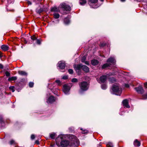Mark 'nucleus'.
<instances>
[{"instance_id":"obj_1","label":"nucleus","mask_w":147,"mask_h":147,"mask_svg":"<svg viewBox=\"0 0 147 147\" xmlns=\"http://www.w3.org/2000/svg\"><path fill=\"white\" fill-rule=\"evenodd\" d=\"M63 135H59L56 139V142L58 146L61 147H78L79 144V141L77 138L74 135H71L70 137V141L63 139Z\"/></svg>"},{"instance_id":"obj_2","label":"nucleus","mask_w":147,"mask_h":147,"mask_svg":"<svg viewBox=\"0 0 147 147\" xmlns=\"http://www.w3.org/2000/svg\"><path fill=\"white\" fill-rule=\"evenodd\" d=\"M113 93L117 95L120 96L122 92L121 88L118 85L114 84L112 87Z\"/></svg>"},{"instance_id":"obj_3","label":"nucleus","mask_w":147,"mask_h":147,"mask_svg":"<svg viewBox=\"0 0 147 147\" xmlns=\"http://www.w3.org/2000/svg\"><path fill=\"white\" fill-rule=\"evenodd\" d=\"M80 90V92L82 93L87 90L88 88L89 85L87 82H82L79 84Z\"/></svg>"},{"instance_id":"obj_4","label":"nucleus","mask_w":147,"mask_h":147,"mask_svg":"<svg viewBox=\"0 0 147 147\" xmlns=\"http://www.w3.org/2000/svg\"><path fill=\"white\" fill-rule=\"evenodd\" d=\"M98 1V0H89L88 1V4L91 7L96 8L100 6L95 4Z\"/></svg>"},{"instance_id":"obj_5","label":"nucleus","mask_w":147,"mask_h":147,"mask_svg":"<svg viewBox=\"0 0 147 147\" xmlns=\"http://www.w3.org/2000/svg\"><path fill=\"white\" fill-rule=\"evenodd\" d=\"M70 89V87L69 85L65 84L63 85V90L65 94H69Z\"/></svg>"},{"instance_id":"obj_6","label":"nucleus","mask_w":147,"mask_h":147,"mask_svg":"<svg viewBox=\"0 0 147 147\" xmlns=\"http://www.w3.org/2000/svg\"><path fill=\"white\" fill-rule=\"evenodd\" d=\"M60 5L62 8L66 11L71 10V7L69 5H66L65 3H61Z\"/></svg>"},{"instance_id":"obj_7","label":"nucleus","mask_w":147,"mask_h":147,"mask_svg":"<svg viewBox=\"0 0 147 147\" xmlns=\"http://www.w3.org/2000/svg\"><path fill=\"white\" fill-rule=\"evenodd\" d=\"M55 100V98L53 96H51L47 99V102L49 104H51L54 102Z\"/></svg>"},{"instance_id":"obj_8","label":"nucleus","mask_w":147,"mask_h":147,"mask_svg":"<svg viewBox=\"0 0 147 147\" xmlns=\"http://www.w3.org/2000/svg\"><path fill=\"white\" fill-rule=\"evenodd\" d=\"M135 89L138 93L142 94L144 92V89L141 86L136 87L135 88Z\"/></svg>"},{"instance_id":"obj_9","label":"nucleus","mask_w":147,"mask_h":147,"mask_svg":"<svg viewBox=\"0 0 147 147\" xmlns=\"http://www.w3.org/2000/svg\"><path fill=\"white\" fill-rule=\"evenodd\" d=\"M107 79V77L106 75H103L102 76L99 78L98 80V82L99 83H104L106 81Z\"/></svg>"},{"instance_id":"obj_10","label":"nucleus","mask_w":147,"mask_h":147,"mask_svg":"<svg viewBox=\"0 0 147 147\" xmlns=\"http://www.w3.org/2000/svg\"><path fill=\"white\" fill-rule=\"evenodd\" d=\"M58 67L61 69H63L65 67V64L64 63L62 62V61H59L58 63Z\"/></svg>"},{"instance_id":"obj_11","label":"nucleus","mask_w":147,"mask_h":147,"mask_svg":"<svg viewBox=\"0 0 147 147\" xmlns=\"http://www.w3.org/2000/svg\"><path fill=\"white\" fill-rule=\"evenodd\" d=\"M122 103L125 107L127 108H129L130 107V106L128 105V100H127L125 99L122 102Z\"/></svg>"},{"instance_id":"obj_12","label":"nucleus","mask_w":147,"mask_h":147,"mask_svg":"<svg viewBox=\"0 0 147 147\" xmlns=\"http://www.w3.org/2000/svg\"><path fill=\"white\" fill-rule=\"evenodd\" d=\"M107 62L110 65V63L112 64L114 63L115 62V61L114 58L112 57H110L108 59Z\"/></svg>"},{"instance_id":"obj_13","label":"nucleus","mask_w":147,"mask_h":147,"mask_svg":"<svg viewBox=\"0 0 147 147\" xmlns=\"http://www.w3.org/2000/svg\"><path fill=\"white\" fill-rule=\"evenodd\" d=\"M82 66L83 65L82 64H80L75 65V66H74V68L76 71L77 70H80L81 68H82Z\"/></svg>"},{"instance_id":"obj_14","label":"nucleus","mask_w":147,"mask_h":147,"mask_svg":"<svg viewBox=\"0 0 147 147\" xmlns=\"http://www.w3.org/2000/svg\"><path fill=\"white\" fill-rule=\"evenodd\" d=\"M99 63V61L97 60L93 59L91 61V63L93 65H97Z\"/></svg>"},{"instance_id":"obj_15","label":"nucleus","mask_w":147,"mask_h":147,"mask_svg":"<svg viewBox=\"0 0 147 147\" xmlns=\"http://www.w3.org/2000/svg\"><path fill=\"white\" fill-rule=\"evenodd\" d=\"M82 69L86 72H88L89 71V68L85 65H83Z\"/></svg>"},{"instance_id":"obj_16","label":"nucleus","mask_w":147,"mask_h":147,"mask_svg":"<svg viewBox=\"0 0 147 147\" xmlns=\"http://www.w3.org/2000/svg\"><path fill=\"white\" fill-rule=\"evenodd\" d=\"M51 11H52L54 12V13H55V12H59V9L55 7L51 8Z\"/></svg>"},{"instance_id":"obj_17","label":"nucleus","mask_w":147,"mask_h":147,"mask_svg":"<svg viewBox=\"0 0 147 147\" xmlns=\"http://www.w3.org/2000/svg\"><path fill=\"white\" fill-rule=\"evenodd\" d=\"M134 144L135 146H139L140 145V142L138 141L137 140H136L134 142Z\"/></svg>"},{"instance_id":"obj_18","label":"nucleus","mask_w":147,"mask_h":147,"mask_svg":"<svg viewBox=\"0 0 147 147\" xmlns=\"http://www.w3.org/2000/svg\"><path fill=\"white\" fill-rule=\"evenodd\" d=\"M18 73L19 74L22 76H27V73L24 71H19Z\"/></svg>"},{"instance_id":"obj_19","label":"nucleus","mask_w":147,"mask_h":147,"mask_svg":"<svg viewBox=\"0 0 147 147\" xmlns=\"http://www.w3.org/2000/svg\"><path fill=\"white\" fill-rule=\"evenodd\" d=\"M1 49L3 51H6L8 50V47L5 45H2L1 47Z\"/></svg>"},{"instance_id":"obj_20","label":"nucleus","mask_w":147,"mask_h":147,"mask_svg":"<svg viewBox=\"0 0 147 147\" xmlns=\"http://www.w3.org/2000/svg\"><path fill=\"white\" fill-rule=\"evenodd\" d=\"M64 22L65 24L67 25L70 23V20L69 18H66L64 19Z\"/></svg>"},{"instance_id":"obj_21","label":"nucleus","mask_w":147,"mask_h":147,"mask_svg":"<svg viewBox=\"0 0 147 147\" xmlns=\"http://www.w3.org/2000/svg\"><path fill=\"white\" fill-rule=\"evenodd\" d=\"M50 137L52 139H54L55 138V137L56 136V134L54 133H52L50 134Z\"/></svg>"},{"instance_id":"obj_22","label":"nucleus","mask_w":147,"mask_h":147,"mask_svg":"<svg viewBox=\"0 0 147 147\" xmlns=\"http://www.w3.org/2000/svg\"><path fill=\"white\" fill-rule=\"evenodd\" d=\"M80 4L81 5H83L85 4L86 3V0H79Z\"/></svg>"},{"instance_id":"obj_23","label":"nucleus","mask_w":147,"mask_h":147,"mask_svg":"<svg viewBox=\"0 0 147 147\" xmlns=\"http://www.w3.org/2000/svg\"><path fill=\"white\" fill-rule=\"evenodd\" d=\"M17 77L16 76H13L10 77L8 78V80L9 81L15 80H17Z\"/></svg>"},{"instance_id":"obj_24","label":"nucleus","mask_w":147,"mask_h":147,"mask_svg":"<svg viewBox=\"0 0 147 147\" xmlns=\"http://www.w3.org/2000/svg\"><path fill=\"white\" fill-rule=\"evenodd\" d=\"M53 14L54 16V18L55 19H58L59 17V14L58 13H54Z\"/></svg>"},{"instance_id":"obj_25","label":"nucleus","mask_w":147,"mask_h":147,"mask_svg":"<svg viewBox=\"0 0 147 147\" xmlns=\"http://www.w3.org/2000/svg\"><path fill=\"white\" fill-rule=\"evenodd\" d=\"M109 66L110 64H109L108 63H105L102 65V69H104Z\"/></svg>"},{"instance_id":"obj_26","label":"nucleus","mask_w":147,"mask_h":147,"mask_svg":"<svg viewBox=\"0 0 147 147\" xmlns=\"http://www.w3.org/2000/svg\"><path fill=\"white\" fill-rule=\"evenodd\" d=\"M80 129L82 130V133L83 134H87L88 132V130L86 129L83 130L82 128H81Z\"/></svg>"},{"instance_id":"obj_27","label":"nucleus","mask_w":147,"mask_h":147,"mask_svg":"<svg viewBox=\"0 0 147 147\" xmlns=\"http://www.w3.org/2000/svg\"><path fill=\"white\" fill-rule=\"evenodd\" d=\"M43 11V9L40 8L39 9H36V12L37 13H40Z\"/></svg>"},{"instance_id":"obj_28","label":"nucleus","mask_w":147,"mask_h":147,"mask_svg":"<svg viewBox=\"0 0 147 147\" xmlns=\"http://www.w3.org/2000/svg\"><path fill=\"white\" fill-rule=\"evenodd\" d=\"M109 81L111 83H114L116 81L115 79L113 78H110L109 79Z\"/></svg>"},{"instance_id":"obj_29","label":"nucleus","mask_w":147,"mask_h":147,"mask_svg":"<svg viewBox=\"0 0 147 147\" xmlns=\"http://www.w3.org/2000/svg\"><path fill=\"white\" fill-rule=\"evenodd\" d=\"M107 147H113V144L110 142L107 143Z\"/></svg>"},{"instance_id":"obj_30","label":"nucleus","mask_w":147,"mask_h":147,"mask_svg":"<svg viewBox=\"0 0 147 147\" xmlns=\"http://www.w3.org/2000/svg\"><path fill=\"white\" fill-rule=\"evenodd\" d=\"M101 88L103 90H105L107 88V86L105 84H103L101 86Z\"/></svg>"},{"instance_id":"obj_31","label":"nucleus","mask_w":147,"mask_h":147,"mask_svg":"<svg viewBox=\"0 0 147 147\" xmlns=\"http://www.w3.org/2000/svg\"><path fill=\"white\" fill-rule=\"evenodd\" d=\"M14 86H10L9 87V88L10 90H11L12 92H13L15 91V90H14Z\"/></svg>"},{"instance_id":"obj_32","label":"nucleus","mask_w":147,"mask_h":147,"mask_svg":"<svg viewBox=\"0 0 147 147\" xmlns=\"http://www.w3.org/2000/svg\"><path fill=\"white\" fill-rule=\"evenodd\" d=\"M86 57L85 56H83L82 59L81 61L82 62L84 63V62L85 60L86 59Z\"/></svg>"},{"instance_id":"obj_33","label":"nucleus","mask_w":147,"mask_h":147,"mask_svg":"<svg viewBox=\"0 0 147 147\" xmlns=\"http://www.w3.org/2000/svg\"><path fill=\"white\" fill-rule=\"evenodd\" d=\"M142 98L144 99H146L147 98V93L143 95L142 96Z\"/></svg>"},{"instance_id":"obj_34","label":"nucleus","mask_w":147,"mask_h":147,"mask_svg":"<svg viewBox=\"0 0 147 147\" xmlns=\"http://www.w3.org/2000/svg\"><path fill=\"white\" fill-rule=\"evenodd\" d=\"M4 123V121L3 119L2 116L0 115V123Z\"/></svg>"},{"instance_id":"obj_35","label":"nucleus","mask_w":147,"mask_h":147,"mask_svg":"<svg viewBox=\"0 0 147 147\" xmlns=\"http://www.w3.org/2000/svg\"><path fill=\"white\" fill-rule=\"evenodd\" d=\"M34 85V83L33 82H30L29 84V87H33Z\"/></svg>"},{"instance_id":"obj_36","label":"nucleus","mask_w":147,"mask_h":147,"mask_svg":"<svg viewBox=\"0 0 147 147\" xmlns=\"http://www.w3.org/2000/svg\"><path fill=\"white\" fill-rule=\"evenodd\" d=\"M71 81L73 82H78V80L76 78H74L72 79Z\"/></svg>"},{"instance_id":"obj_37","label":"nucleus","mask_w":147,"mask_h":147,"mask_svg":"<svg viewBox=\"0 0 147 147\" xmlns=\"http://www.w3.org/2000/svg\"><path fill=\"white\" fill-rule=\"evenodd\" d=\"M36 43L40 45L41 44V41L39 39H36Z\"/></svg>"},{"instance_id":"obj_38","label":"nucleus","mask_w":147,"mask_h":147,"mask_svg":"<svg viewBox=\"0 0 147 147\" xmlns=\"http://www.w3.org/2000/svg\"><path fill=\"white\" fill-rule=\"evenodd\" d=\"M69 73L71 74H72L73 73V70L71 69H68Z\"/></svg>"},{"instance_id":"obj_39","label":"nucleus","mask_w":147,"mask_h":147,"mask_svg":"<svg viewBox=\"0 0 147 147\" xmlns=\"http://www.w3.org/2000/svg\"><path fill=\"white\" fill-rule=\"evenodd\" d=\"M68 77L67 76L65 75L63 76L62 78L63 79L66 80L68 78Z\"/></svg>"},{"instance_id":"obj_40","label":"nucleus","mask_w":147,"mask_h":147,"mask_svg":"<svg viewBox=\"0 0 147 147\" xmlns=\"http://www.w3.org/2000/svg\"><path fill=\"white\" fill-rule=\"evenodd\" d=\"M31 38L32 40H36L37 39L36 37L34 36H31Z\"/></svg>"},{"instance_id":"obj_41","label":"nucleus","mask_w":147,"mask_h":147,"mask_svg":"<svg viewBox=\"0 0 147 147\" xmlns=\"http://www.w3.org/2000/svg\"><path fill=\"white\" fill-rule=\"evenodd\" d=\"M14 140H11L10 142H9V144H11V145H12V144H13L14 143Z\"/></svg>"},{"instance_id":"obj_42","label":"nucleus","mask_w":147,"mask_h":147,"mask_svg":"<svg viewBox=\"0 0 147 147\" xmlns=\"http://www.w3.org/2000/svg\"><path fill=\"white\" fill-rule=\"evenodd\" d=\"M5 74L6 76H9L10 75V73L8 71H6Z\"/></svg>"},{"instance_id":"obj_43","label":"nucleus","mask_w":147,"mask_h":147,"mask_svg":"<svg viewBox=\"0 0 147 147\" xmlns=\"http://www.w3.org/2000/svg\"><path fill=\"white\" fill-rule=\"evenodd\" d=\"M35 138V135L34 134H32L31 136V139L32 140H33Z\"/></svg>"},{"instance_id":"obj_44","label":"nucleus","mask_w":147,"mask_h":147,"mask_svg":"<svg viewBox=\"0 0 147 147\" xmlns=\"http://www.w3.org/2000/svg\"><path fill=\"white\" fill-rule=\"evenodd\" d=\"M55 82L58 84L59 85L60 83V82L59 80H56L55 81Z\"/></svg>"},{"instance_id":"obj_45","label":"nucleus","mask_w":147,"mask_h":147,"mask_svg":"<svg viewBox=\"0 0 147 147\" xmlns=\"http://www.w3.org/2000/svg\"><path fill=\"white\" fill-rule=\"evenodd\" d=\"M100 45L101 47H104L105 45V44L104 42L100 44Z\"/></svg>"},{"instance_id":"obj_46","label":"nucleus","mask_w":147,"mask_h":147,"mask_svg":"<svg viewBox=\"0 0 147 147\" xmlns=\"http://www.w3.org/2000/svg\"><path fill=\"white\" fill-rule=\"evenodd\" d=\"M85 64L87 65H89V62L88 61H85L84 62Z\"/></svg>"},{"instance_id":"obj_47","label":"nucleus","mask_w":147,"mask_h":147,"mask_svg":"<svg viewBox=\"0 0 147 147\" xmlns=\"http://www.w3.org/2000/svg\"><path fill=\"white\" fill-rule=\"evenodd\" d=\"M125 86L126 88H128L129 86V85L128 84H125Z\"/></svg>"},{"instance_id":"obj_48","label":"nucleus","mask_w":147,"mask_h":147,"mask_svg":"<svg viewBox=\"0 0 147 147\" xmlns=\"http://www.w3.org/2000/svg\"><path fill=\"white\" fill-rule=\"evenodd\" d=\"M35 143L37 144H39V142L38 140H36L35 141Z\"/></svg>"},{"instance_id":"obj_49","label":"nucleus","mask_w":147,"mask_h":147,"mask_svg":"<svg viewBox=\"0 0 147 147\" xmlns=\"http://www.w3.org/2000/svg\"><path fill=\"white\" fill-rule=\"evenodd\" d=\"M73 129L74 128L72 127H70L69 128V129L71 131L72 130H73Z\"/></svg>"},{"instance_id":"obj_50","label":"nucleus","mask_w":147,"mask_h":147,"mask_svg":"<svg viewBox=\"0 0 147 147\" xmlns=\"http://www.w3.org/2000/svg\"><path fill=\"white\" fill-rule=\"evenodd\" d=\"M3 65L1 64H0V68L3 69Z\"/></svg>"},{"instance_id":"obj_51","label":"nucleus","mask_w":147,"mask_h":147,"mask_svg":"<svg viewBox=\"0 0 147 147\" xmlns=\"http://www.w3.org/2000/svg\"><path fill=\"white\" fill-rule=\"evenodd\" d=\"M27 2H28V3L29 5H31L32 4L31 2H30V1H28Z\"/></svg>"},{"instance_id":"obj_52","label":"nucleus","mask_w":147,"mask_h":147,"mask_svg":"<svg viewBox=\"0 0 147 147\" xmlns=\"http://www.w3.org/2000/svg\"><path fill=\"white\" fill-rule=\"evenodd\" d=\"M144 86L146 88H147V83H146L144 84Z\"/></svg>"},{"instance_id":"obj_53","label":"nucleus","mask_w":147,"mask_h":147,"mask_svg":"<svg viewBox=\"0 0 147 147\" xmlns=\"http://www.w3.org/2000/svg\"><path fill=\"white\" fill-rule=\"evenodd\" d=\"M125 0H121V1L122 2H124L125 1Z\"/></svg>"},{"instance_id":"obj_54","label":"nucleus","mask_w":147,"mask_h":147,"mask_svg":"<svg viewBox=\"0 0 147 147\" xmlns=\"http://www.w3.org/2000/svg\"><path fill=\"white\" fill-rule=\"evenodd\" d=\"M2 57V55L1 53L0 52V57Z\"/></svg>"},{"instance_id":"obj_55","label":"nucleus","mask_w":147,"mask_h":147,"mask_svg":"<svg viewBox=\"0 0 147 147\" xmlns=\"http://www.w3.org/2000/svg\"><path fill=\"white\" fill-rule=\"evenodd\" d=\"M55 145H51V147H53L55 146Z\"/></svg>"},{"instance_id":"obj_56","label":"nucleus","mask_w":147,"mask_h":147,"mask_svg":"<svg viewBox=\"0 0 147 147\" xmlns=\"http://www.w3.org/2000/svg\"><path fill=\"white\" fill-rule=\"evenodd\" d=\"M100 1H103L104 0H100Z\"/></svg>"},{"instance_id":"obj_57","label":"nucleus","mask_w":147,"mask_h":147,"mask_svg":"<svg viewBox=\"0 0 147 147\" xmlns=\"http://www.w3.org/2000/svg\"><path fill=\"white\" fill-rule=\"evenodd\" d=\"M63 14H66V13H63Z\"/></svg>"},{"instance_id":"obj_58","label":"nucleus","mask_w":147,"mask_h":147,"mask_svg":"<svg viewBox=\"0 0 147 147\" xmlns=\"http://www.w3.org/2000/svg\"><path fill=\"white\" fill-rule=\"evenodd\" d=\"M53 88H51V90H52V89H53Z\"/></svg>"}]
</instances>
